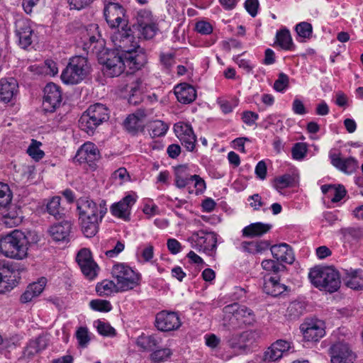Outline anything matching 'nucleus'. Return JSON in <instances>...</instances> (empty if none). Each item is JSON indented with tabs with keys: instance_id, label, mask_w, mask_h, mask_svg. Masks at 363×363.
I'll return each instance as SVG.
<instances>
[{
	"instance_id": "30",
	"label": "nucleus",
	"mask_w": 363,
	"mask_h": 363,
	"mask_svg": "<svg viewBox=\"0 0 363 363\" xmlns=\"http://www.w3.org/2000/svg\"><path fill=\"white\" fill-rule=\"evenodd\" d=\"M196 135L192 126L188 123H183V143L186 150L193 152L196 147Z\"/></svg>"
},
{
	"instance_id": "34",
	"label": "nucleus",
	"mask_w": 363,
	"mask_h": 363,
	"mask_svg": "<svg viewBox=\"0 0 363 363\" xmlns=\"http://www.w3.org/2000/svg\"><path fill=\"white\" fill-rule=\"evenodd\" d=\"M276 38L277 43L281 48L287 50H290L293 48L294 44L292 38L288 30L284 29L277 32Z\"/></svg>"
},
{
	"instance_id": "21",
	"label": "nucleus",
	"mask_w": 363,
	"mask_h": 363,
	"mask_svg": "<svg viewBox=\"0 0 363 363\" xmlns=\"http://www.w3.org/2000/svg\"><path fill=\"white\" fill-rule=\"evenodd\" d=\"M135 203V199L131 195H128L119 202L113 203L110 211L113 216L129 220L130 208Z\"/></svg>"
},
{
	"instance_id": "57",
	"label": "nucleus",
	"mask_w": 363,
	"mask_h": 363,
	"mask_svg": "<svg viewBox=\"0 0 363 363\" xmlns=\"http://www.w3.org/2000/svg\"><path fill=\"white\" fill-rule=\"evenodd\" d=\"M46 283L47 279L45 277H42L38 280V281L29 284L28 287L32 291L33 294L38 296L43 292Z\"/></svg>"
},
{
	"instance_id": "14",
	"label": "nucleus",
	"mask_w": 363,
	"mask_h": 363,
	"mask_svg": "<svg viewBox=\"0 0 363 363\" xmlns=\"http://www.w3.org/2000/svg\"><path fill=\"white\" fill-rule=\"evenodd\" d=\"M16 274L9 262L0 259V294L10 291L16 286Z\"/></svg>"
},
{
	"instance_id": "59",
	"label": "nucleus",
	"mask_w": 363,
	"mask_h": 363,
	"mask_svg": "<svg viewBox=\"0 0 363 363\" xmlns=\"http://www.w3.org/2000/svg\"><path fill=\"white\" fill-rule=\"evenodd\" d=\"M94 0H67L71 9L81 10L88 6Z\"/></svg>"
},
{
	"instance_id": "50",
	"label": "nucleus",
	"mask_w": 363,
	"mask_h": 363,
	"mask_svg": "<svg viewBox=\"0 0 363 363\" xmlns=\"http://www.w3.org/2000/svg\"><path fill=\"white\" fill-rule=\"evenodd\" d=\"M262 268L268 272H274V274L279 272L283 271L285 269V266L272 259H265L262 262Z\"/></svg>"
},
{
	"instance_id": "13",
	"label": "nucleus",
	"mask_w": 363,
	"mask_h": 363,
	"mask_svg": "<svg viewBox=\"0 0 363 363\" xmlns=\"http://www.w3.org/2000/svg\"><path fill=\"white\" fill-rule=\"evenodd\" d=\"M76 260L82 272L88 279H94L99 270L97 264L94 261L91 251L86 248L82 249L77 255Z\"/></svg>"
},
{
	"instance_id": "10",
	"label": "nucleus",
	"mask_w": 363,
	"mask_h": 363,
	"mask_svg": "<svg viewBox=\"0 0 363 363\" xmlns=\"http://www.w3.org/2000/svg\"><path fill=\"white\" fill-rule=\"evenodd\" d=\"M260 337L257 330H250L240 334H233L228 339V345L238 353H245L250 350V347Z\"/></svg>"
},
{
	"instance_id": "26",
	"label": "nucleus",
	"mask_w": 363,
	"mask_h": 363,
	"mask_svg": "<svg viewBox=\"0 0 363 363\" xmlns=\"http://www.w3.org/2000/svg\"><path fill=\"white\" fill-rule=\"evenodd\" d=\"M162 343V337L156 334L151 335H142L137 338L136 344L143 350L153 351L159 348Z\"/></svg>"
},
{
	"instance_id": "7",
	"label": "nucleus",
	"mask_w": 363,
	"mask_h": 363,
	"mask_svg": "<svg viewBox=\"0 0 363 363\" xmlns=\"http://www.w3.org/2000/svg\"><path fill=\"white\" fill-rule=\"evenodd\" d=\"M111 273L117 281L118 289L116 291L130 290L140 284V274L124 264H115Z\"/></svg>"
},
{
	"instance_id": "6",
	"label": "nucleus",
	"mask_w": 363,
	"mask_h": 363,
	"mask_svg": "<svg viewBox=\"0 0 363 363\" xmlns=\"http://www.w3.org/2000/svg\"><path fill=\"white\" fill-rule=\"evenodd\" d=\"M89 72L87 59L75 56L69 62L61 74L62 81L67 84H77L86 78Z\"/></svg>"
},
{
	"instance_id": "33",
	"label": "nucleus",
	"mask_w": 363,
	"mask_h": 363,
	"mask_svg": "<svg viewBox=\"0 0 363 363\" xmlns=\"http://www.w3.org/2000/svg\"><path fill=\"white\" fill-rule=\"evenodd\" d=\"M168 129V125L160 120L150 123L148 126L149 133L152 138L164 136Z\"/></svg>"
},
{
	"instance_id": "28",
	"label": "nucleus",
	"mask_w": 363,
	"mask_h": 363,
	"mask_svg": "<svg viewBox=\"0 0 363 363\" xmlns=\"http://www.w3.org/2000/svg\"><path fill=\"white\" fill-rule=\"evenodd\" d=\"M322 192L326 194L333 203L339 202L346 195V190L342 185H323L321 186Z\"/></svg>"
},
{
	"instance_id": "39",
	"label": "nucleus",
	"mask_w": 363,
	"mask_h": 363,
	"mask_svg": "<svg viewBox=\"0 0 363 363\" xmlns=\"http://www.w3.org/2000/svg\"><path fill=\"white\" fill-rule=\"evenodd\" d=\"M172 355V351L169 348H157L150 354V359L152 363H160L167 360Z\"/></svg>"
},
{
	"instance_id": "52",
	"label": "nucleus",
	"mask_w": 363,
	"mask_h": 363,
	"mask_svg": "<svg viewBox=\"0 0 363 363\" xmlns=\"http://www.w3.org/2000/svg\"><path fill=\"white\" fill-rule=\"evenodd\" d=\"M76 337L79 345L82 347H86L90 341L88 329L80 327L76 332Z\"/></svg>"
},
{
	"instance_id": "9",
	"label": "nucleus",
	"mask_w": 363,
	"mask_h": 363,
	"mask_svg": "<svg viewBox=\"0 0 363 363\" xmlns=\"http://www.w3.org/2000/svg\"><path fill=\"white\" fill-rule=\"evenodd\" d=\"M186 240L196 250L208 255L215 252L217 247V235L213 232L196 231Z\"/></svg>"
},
{
	"instance_id": "42",
	"label": "nucleus",
	"mask_w": 363,
	"mask_h": 363,
	"mask_svg": "<svg viewBox=\"0 0 363 363\" xmlns=\"http://www.w3.org/2000/svg\"><path fill=\"white\" fill-rule=\"evenodd\" d=\"M117 283L115 284L113 281L104 280L102 282L99 283L96 286V290L99 296H108L113 291H117Z\"/></svg>"
},
{
	"instance_id": "55",
	"label": "nucleus",
	"mask_w": 363,
	"mask_h": 363,
	"mask_svg": "<svg viewBox=\"0 0 363 363\" xmlns=\"http://www.w3.org/2000/svg\"><path fill=\"white\" fill-rule=\"evenodd\" d=\"M289 83V77L286 74L281 72L279 74L278 79L274 82V89L277 91L281 92L288 87Z\"/></svg>"
},
{
	"instance_id": "15",
	"label": "nucleus",
	"mask_w": 363,
	"mask_h": 363,
	"mask_svg": "<svg viewBox=\"0 0 363 363\" xmlns=\"http://www.w3.org/2000/svg\"><path fill=\"white\" fill-rule=\"evenodd\" d=\"M43 91V110L46 112H54L62 101L60 87L54 83H48Z\"/></svg>"
},
{
	"instance_id": "37",
	"label": "nucleus",
	"mask_w": 363,
	"mask_h": 363,
	"mask_svg": "<svg viewBox=\"0 0 363 363\" xmlns=\"http://www.w3.org/2000/svg\"><path fill=\"white\" fill-rule=\"evenodd\" d=\"M188 184L194 185L196 194H201L206 189V183L204 180L196 174L183 179V187H185V186Z\"/></svg>"
},
{
	"instance_id": "27",
	"label": "nucleus",
	"mask_w": 363,
	"mask_h": 363,
	"mask_svg": "<svg viewBox=\"0 0 363 363\" xmlns=\"http://www.w3.org/2000/svg\"><path fill=\"white\" fill-rule=\"evenodd\" d=\"M264 291L272 296H277L286 291V286L279 283L277 277H270L264 279Z\"/></svg>"
},
{
	"instance_id": "12",
	"label": "nucleus",
	"mask_w": 363,
	"mask_h": 363,
	"mask_svg": "<svg viewBox=\"0 0 363 363\" xmlns=\"http://www.w3.org/2000/svg\"><path fill=\"white\" fill-rule=\"evenodd\" d=\"M331 363H353L356 358L350 345L343 342L333 344L330 348Z\"/></svg>"
},
{
	"instance_id": "38",
	"label": "nucleus",
	"mask_w": 363,
	"mask_h": 363,
	"mask_svg": "<svg viewBox=\"0 0 363 363\" xmlns=\"http://www.w3.org/2000/svg\"><path fill=\"white\" fill-rule=\"evenodd\" d=\"M295 182L294 176L289 174H285L281 177H278L274 179V187L281 191L282 189L291 186Z\"/></svg>"
},
{
	"instance_id": "18",
	"label": "nucleus",
	"mask_w": 363,
	"mask_h": 363,
	"mask_svg": "<svg viewBox=\"0 0 363 363\" xmlns=\"http://www.w3.org/2000/svg\"><path fill=\"white\" fill-rule=\"evenodd\" d=\"M100 158L99 151L93 143H85L77 150L74 160L79 163H87L93 167L94 162Z\"/></svg>"
},
{
	"instance_id": "62",
	"label": "nucleus",
	"mask_w": 363,
	"mask_h": 363,
	"mask_svg": "<svg viewBox=\"0 0 363 363\" xmlns=\"http://www.w3.org/2000/svg\"><path fill=\"white\" fill-rule=\"evenodd\" d=\"M258 6H259L258 0H247L245 4V7L247 11L252 17H255L257 15Z\"/></svg>"
},
{
	"instance_id": "51",
	"label": "nucleus",
	"mask_w": 363,
	"mask_h": 363,
	"mask_svg": "<svg viewBox=\"0 0 363 363\" xmlns=\"http://www.w3.org/2000/svg\"><path fill=\"white\" fill-rule=\"evenodd\" d=\"M274 344L264 352L263 359L264 362H275L282 357L281 352L278 349H275Z\"/></svg>"
},
{
	"instance_id": "49",
	"label": "nucleus",
	"mask_w": 363,
	"mask_h": 363,
	"mask_svg": "<svg viewBox=\"0 0 363 363\" xmlns=\"http://www.w3.org/2000/svg\"><path fill=\"white\" fill-rule=\"evenodd\" d=\"M91 309L100 312H108L111 310V304L108 301L95 299L89 303Z\"/></svg>"
},
{
	"instance_id": "56",
	"label": "nucleus",
	"mask_w": 363,
	"mask_h": 363,
	"mask_svg": "<svg viewBox=\"0 0 363 363\" xmlns=\"http://www.w3.org/2000/svg\"><path fill=\"white\" fill-rule=\"evenodd\" d=\"M303 308L300 302H292L289 304L287 311L292 318H298L303 314Z\"/></svg>"
},
{
	"instance_id": "43",
	"label": "nucleus",
	"mask_w": 363,
	"mask_h": 363,
	"mask_svg": "<svg viewBox=\"0 0 363 363\" xmlns=\"http://www.w3.org/2000/svg\"><path fill=\"white\" fill-rule=\"evenodd\" d=\"M135 18L137 23L135 26L136 27L143 25H147L148 23H151L155 21L152 12L146 9H140L138 11Z\"/></svg>"
},
{
	"instance_id": "5",
	"label": "nucleus",
	"mask_w": 363,
	"mask_h": 363,
	"mask_svg": "<svg viewBox=\"0 0 363 363\" xmlns=\"http://www.w3.org/2000/svg\"><path fill=\"white\" fill-rule=\"evenodd\" d=\"M110 111L104 104L96 103L91 105L83 113L79 120V128L88 134H93L94 130L109 118Z\"/></svg>"
},
{
	"instance_id": "54",
	"label": "nucleus",
	"mask_w": 363,
	"mask_h": 363,
	"mask_svg": "<svg viewBox=\"0 0 363 363\" xmlns=\"http://www.w3.org/2000/svg\"><path fill=\"white\" fill-rule=\"evenodd\" d=\"M307 145L304 143H297L292 147V156L295 160H302L306 155Z\"/></svg>"
},
{
	"instance_id": "16",
	"label": "nucleus",
	"mask_w": 363,
	"mask_h": 363,
	"mask_svg": "<svg viewBox=\"0 0 363 363\" xmlns=\"http://www.w3.org/2000/svg\"><path fill=\"white\" fill-rule=\"evenodd\" d=\"M15 33L18 45L23 49L30 46L33 42V30L29 20L18 18L15 22Z\"/></svg>"
},
{
	"instance_id": "22",
	"label": "nucleus",
	"mask_w": 363,
	"mask_h": 363,
	"mask_svg": "<svg viewBox=\"0 0 363 363\" xmlns=\"http://www.w3.org/2000/svg\"><path fill=\"white\" fill-rule=\"evenodd\" d=\"M225 312L228 314L235 313V317L239 318L242 325H249L255 321L253 311L245 306H240L237 303L226 306Z\"/></svg>"
},
{
	"instance_id": "24",
	"label": "nucleus",
	"mask_w": 363,
	"mask_h": 363,
	"mask_svg": "<svg viewBox=\"0 0 363 363\" xmlns=\"http://www.w3.org/2000/svg\"><path fill=\"white\" fill-rule=\"evenodd\" d=\"M270 250L273 257L278 262L292 264L294 261L293 250L291 247L286 243L274 245L271 247Z\"/></svg>"
},
{
	"instance_id": "46",
	"label": "nucleus",
	"mask_w": 363,
	"mask_h": 363,
	"mask_svg": "<svg viewBox=\"0 0 363 363\" xmlns=\"http://www.w3.org/2000/svg\"><path fill=\"white\" fill-rule=\"evenodd\" d=\"M40 145H41L40 142L32 140V143L27 150L28 154L35 161L41 160L45 155L44 152L40 149Z\"/></svg>"
},
{
	"instance_id": "17",
	"label": "nucleus",
	"mask_w": 363,
	"mask_h": 363,
	"mask_svg": "<svg viewBox=\"0 0 363 363\" xmlns=\"http://www.w3.org/2000/svg\"><path fill=\"white\" fill-rule=\"evenodd\" d=\"M72 223L63 220L52 225L48 229V234L55 242H68L71 239Z\"/></svg>"
},
{
	"instance_id": "40",
	"label": "nucleus",
	"mask_w": 363,
	"mask_h": 363,
	"mask_svg": "<svg viewBox=\"0 0 363 363\" xmlns=\"http://www.w3.org/2000/svg\"><path fill=\"white\" fill-rule=\"evenodd\" d=\"M139 33L140 37L144 39H152L158 31V27L155 21L147 25H143L136 27Z\"/></svg>"
},
{
	"instance_id": "4",
	"label": "nucleus",
	"mask_w": 363,
	"mask_h": 363,
	"mask_svg": "<svg viewBox=\"0 0 363 363\" xmlns=\"http://www.w3.org/2000/svg\"><path fill=\"white\" fill-rule=\"evenodd\" d=\"M308 278L315 287L329 293L337 291L341 284L338 272L330 267H315Z\"/></svg>"
},
{
	"instance_id": "58",
	"label": "nucleus",
	"mask_w": 363,
	"mask_h": 363,
	"mask_svg": "<svg viewBox=\"0 0 363 363\" xmlns=\"http://www.w3.org/2000/svg\"><path fill=\"white\" fill-rule=\"evenodd\" d=\"M160 62L166 68L172 67L174 62V54L173 52H162L160 55Z\"/></svg>"
},
{
	"instance_id": "64",
	"label": "nucleus",
	"mask_w": 363,
	"mask_h": 363,
	"mask_svg": "<svg viewBox=\"0 0 363 363\" xmlns=\"http://www.w3.org/2000/svg\"><path fill=\"white\" fill-rule=\"evenodd\" d=\"M267 169L266 163L262 160L257 164L255 172L259 179L264 180L267 176Z\"/></svg>"
},
{
	"instance_id": "25",
	"label": "nucleus",
	"mask_w": 363,
	"mask_h": 363,
	"mask_svg": "<svg viewBox=\"0 0 363 363\" xmlns=\"http://www.w3.org/2000/svg\"><path fill=\"white\" fill-rule=\"evenodd\" d=\"M48 344V339L44 335H40L35 340H30L23 350V358H32L35 354L45 350L47 347Z\"/></svg>"
},
{
	"instance_id": "1",
	"label": "nucleus",
	"mask_w": 363,
	"mask_h": 363,
	"mask_svg": "<svg viewBox=\"0 0 363 363\" xmlns=\"http://www.w3.org/2000/svg\"><path fill=\"white\" fill-rule=\"evenodd\" d=\"M120 54L114 52L108 55L104 62L105 74L110 77L119 76L125 67H128L131 72L140 69L147 62V57L143 49L138 45L135 37L130 29H124L118 31L112 37Z\"/></svg>"
},
{
	"instance_id": "36",
	"label": "nucleus",
	"mask_w": 363,
	"mask_h": 363,
	"mask_svg": "<svg viewBox=\"0 0 363 363\" xmlns=\"http://www.w3.org/2000/svg\"><path fill=\"white\" fill-rule=\"evenodd\" d=\"M124 126L128 132L135 133L143 130L144 123L136 116L130 115L125 121Z\"/></svg>"
},
{
	"instance_id": "3",
	"label": "nucleus",
	"mask_w": 363,
	"mask_h": 363,
	"mask_svg": "<svg viewBox=\"0 0 363 363\" xmlns=\"http://www.w3.org/2000/svg\"><path fill=\"white\" fill-rule=\"evenodd\" d=\"M28 235L21 230H14L10 233L0 237V252L5 257L23 259L28 255L30 245Z\"/></svg>"
},
{
	"instance_id": "45",
	"label": "nucleus",
	"mask_w": 363,
	"mask_h": 363,
	"mask_svg": "<svg viewBox=\"0 0 363 363\" xmlns=\"http://www.w3.org/2000/svg\"><path fill=\"white\" fill-rule=\"evenodd\" d=\"M196 96L197 93L194 86L183 82V104L192 103Z\"/></svg>"
},
{
	"instance_id": "61",
	"label": "nucleus",
	"mask_w": 363,
	"mask_h": 363,
	"mask_svg": "<svg viewBox=\"0 0 363 363\" xmlns=\"http://www.w3.org/2000/svg\"><path fill=\"white\" fill-rule=\"evenodd\" d=\"M258 118V114L252 111H247L242 113V121L248 125L255 124Z\"/></svg>"
},
{
	"instance_id": "47",
	"label": "nucleus",
	"mask_w": 363,
	"mask_h": 363,
	"mask_svg": "<svg viewBox=\"0 0 363 363\" xmlns=\"http://www.w3.org/2000/svg\"><path fill=\"white\" fill-rule=\"evenodd\" d=\"M296 31L299 37L308 39L312 36L313 27L311 23L303 21L296 26Z\"/></svg>"
},
{
	"instance_id": "11",
	"label": "nucleus",
	"mask_w": 363,
	"mask_h": 363,
	"mask_svg": "<svg viewBox=\"0 0 363 363\" xmlns=\"http://www.w3.org/2000/svg\"><path fill=\"white\" fill-rule=\"evenodd\" d=\"M300 329L307 341H318L325 334V322L319 319L307 320L301 325Z\"/></svg>"
},
{
	"instance_id": "53",
	"label": "nucleus",
	"mask_w": 363,
	"mask_h": 363,
	"mask_svg": "<svg viewBox=\"0 0 363 363\" xmlns=\"http://www.w3.org/2000/svg\"><path fill=\"white\" fill-rule=\"evenodd\" d=\"M141 80L139 79H135L130 84L127 86V91L131 93V95L129 98V103L136 104L137 101L134 100V96H137L138 94H140V86H141Z\"/></svg>"
},
{
	"instance_id": "31",
	"label": "nucleus",
	"mask_w": 363,
	"mask_h": 363,
	"mask_svg": "<svg viewBox=\"0 0 363 363\" xmlns=\"http://www.w3.org/2000/svg\"><path fill=\"white\" fill-rule=\"evenodd\" d=\"M269 244L267 241H251V242H242L241 244V247L243 251L251 253V254H257L262 253L263 251L266 250Z\"/></svg>"
},
{
	"instance_id": "29",
	"label": "nucleus",
	"mask_w": 363,
	"mask_h": 363,
	"mask_svg": "<svg viewBox=\"0 0 363 363\" xmlns=\"http://www.w3.org/2000/svg\"><path fill=\"white\" fill-rule=\"evenodd\" d=\"M272 225L262 223H252L242 229V235L244 237H258L267 233Z\"/></svg>"
},
{
	"instance_id": "2",
	"label": "nucleus",
	"mask_w": 363,
	"mask_h": 363,
	"mask_svg": "<svg viewBox=\"0 0 363 363\" xmlns=\"http://www.w3.org/2000/svg\"><path fill=\"white\" fill-rule=\"evenodd\" d=\"M77 208L83 234L86 238L94 237L99 230V223L107 213L106 201L102 200L96 204L88 198H80L77 200Z\"/></svg>"
},
{
	"instance_id": "48",
	"label": "nucleus",
	"mask_w": 363,
	"mask_h": 363,
	"mask_svg": "<svg viewBox=\"0 0 363 363\" xmlns=\"http://www.w3.org/2000/svg\"><path fill=\"white\" fill-rule=\"evenodd\" d=\"M99 333L103 336L113 337L116 335V330L108 323L98 320L95 322Z\"/></svg>"
},
{
	"instance_id": "60",
	"label": "nucleus",
	"mask_w": 363,
	"mask_h": 363,
	"mask_svg": "<svg viewBox=\"0 0 363 363\" xmlns=\"http://www.w3.org/2000/svg\"><path fill=\"white\" fill-rule=\"evenodd\" d=\"M195 29L197 32L202 35L210 34L213 30L211 25L206 21L197 22L195 25Z\"/></svg>"
},
{
	"instance_id": "23",
	"label": "nucleus",
	"mask_w": 363,
	"mask_h": 363,
	"mask_svg": "<svg viewBox=\"0 0 363 363\" xmlns=\"http://www.w3.org/2000/svg\"><path fill=\"white\" fill-rule=\"evenodd\" d=\"M18 83L13 78L0 79V101L7 104L11 101L17 92Z\"/></svg>"
},
{
	"instance_id": "35",
	"label": "nucleus",
	"mask_w": 363,
	"mask_h": 363,
	"mask_svg": "<svg viewBox=\"0 0 363 363\" xmlns=\"http://www.w3.org/2000/svg\"><path fill=\"white\" fill-rule=\"evenodd\" d=\"M48 213L56 219L62 218L64 209L60 206V198L53 197L47 204Z\"/></svg>"
},
{
	"instance_id": "44",
	"label": "nucleus",
	"mask_w": 363,
	"mask_h": 363,
	"mask_svg": "<svg viewBox=\"0 0 363 363\" xmlns=\"http://www.w3.org/2000/svg\"><path fill=\"white\" fill-rule=\"evenodd\" d=\"M12 194L6 184L0 182V208L6 207L11 201Z\"/></svg>"
},
{
	"instance_id": "8",
	"label": "nucleus",
	"mask_w": 363,
	"mask_h": 363,
	"mask_svg": "<svg viewBox=\"0 0 363 363\" xmlns=\"http://www.w3.org/2000/svg\"><path fill=\"white\" fill-rule=\"evenodd\" d=\"M103 4L104 16L110 28L127 26L126 10L121 4L115 0H103Z\"/></svg>"
},
{
	"instance_id": "32",
	"label": "nucleus",
	"mask_w": 363,
	"mask_h": 363,
	"mask_svg": "<svg viewBox=\"0 0 363 363\" xmlns=\"http://www.w3.org/2000/svg\"><path fill=\"white\" fill-rule=\"evenodd\" d=\"M223 326L228 330H236L241 328L242 325L239 320V318L235 317V313H227L225 312V306L223 309Z\"/></svg>"
},
{
	"instance_id": "63",
	"label": "nucleus",
	"mask_w": 363,
	"mask_h": 363,
	"mask_svg": "<svg viewBox=\"0 0 363 363\" xmlns=\"http://www.w3.org/2000/svg\"><path fill=\"white\" fill-rule=\"evenodd\" d=\"M273 344L276 347L275 349H278L279 352H281L282 356L291 348V342L284 340H278Z\"/></svg>"
},
{
	"instance_id": "19",
	"label": "nucleus",
	"mask_w": 363,
	"mask_h": 363,
	"mask_svg": "<svg viewBox=\"0 0 363 363\" xmlns=\"http://www.w3.org/2000/svg\"><path fill=\"white\" fill-rule=\"evenodd\" d=\"M179 315L174 312L161 311L156 315L155 325L161 331H170L179 328Z\"/></svg>"
},
{
	"instance_id": "41",
	"label": "nucleus",
	"mask_w": 363,
	"mask_h": 363,
	"mask_svg": "<svg viewBox=\"0 0 363 363\" xmlns=\"http://www.w3.org/2000/svg\"><path fill=\"white\" fill-rule=\"evenodd\" d=\"M341 233L349 241H356L363 237V229L359 227H349L341 229Z\"/></svg>"
},
{
	"instance_id": "20",
	"label": "nucleus",
	"mask_w": 363,
	"mask_h": 363,
	"mask_svg": "<svg viewBox=\"0 0 363 363\" xmlns=\"http://www.w3.org/2000/svg\"><path fill=\"white\" fill-rule=\"evenodd\" d=\"M329 157L334 167L346 174H352L358 168V162L352 157L342 158L340 153L330 152Z\"/></svg>"
}]
</instances>
